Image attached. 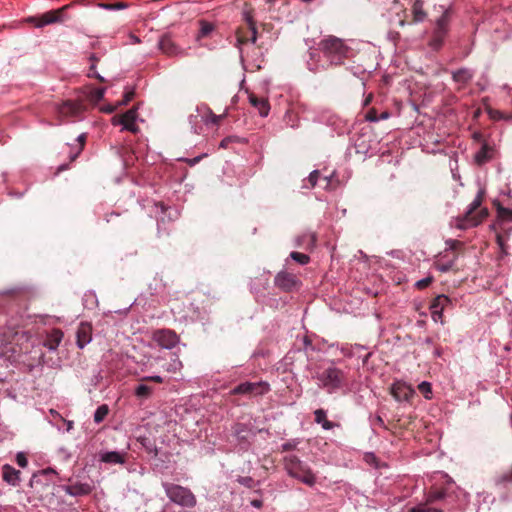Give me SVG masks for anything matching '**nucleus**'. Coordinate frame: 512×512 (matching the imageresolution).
<instances>
[{
    "mask_svg": "<svg viewBox=\"0 0 512 512\" xmlns=\"http://www.w3.org/2000/svg\"><path fill=\"white\" fill-rule=\"evenodd\" d=\"M100 460L102 462L111 464H122L125 461L124 455L117 451L103 453L100 457Z\"/></svg>",
    "mask_w": 512,
    "mask_h": 512,
    "instance_id": "obj_23",
    "label": "nucleus"
},
{
    "mask_svg": "<svg viewBox=\"0 0 512 512\" xmlns=\"http://www.w3.org/2000/svg\"><path fill=\"white\" fill-rule=\"evenodd\" d=\"M16 462L22 468H25L28 465L27 457L23 452L17 453Z\"/></svg>",
    "mask_w": 512,
    "mask_h": 512,
    "instance_id": "obj_47",
    "label": "nucleus"
},
{
    "mask_svg": "<svg viewBox=\"0 0 512 512\" xmlns=\"http://www.w3.org/2000/svg\"><path fill=\"white\" fill-rule=\"evenodd\" d=\"M491 149L487 145H483L480 151L476 154L475 159L478 164H483L490 159Z\"/></svg>",
    "mask_w": 512,
    "mask_h": 512,
    "instance_id": "obj_30",
    "label": "nucleus"
},
{
    "mask_svg": "<svg viewBox=\"0 0 512 512\" xmlns=\"http://www.w3.org/2000/svg\"><path fill=\"white\" fill-rule=\"evenodd\" d=\"M298 444H299V442H298V441H296V440H290V441H288V442H286V443L282 444V446H281V450H282L283 452H285V451H291V450H294V449H296V447H297V445H298Z\"/></svg>",
    "mask_w": 512,
    "mask_h": 512,
    "instance_id": "obj_46",
    "label": "nucleus"
},
{
    "mask_svg": "<svg viewBox=\"0 0 512 512\" xmlns=\"http://www.w3.org/2000/svg\"><path fill=\"white\" fill-rule=\"evenodd\" d=\"M243 19L248 25V32L251 34V43H255L257 40L256 23L253 18V9L245 5L243 10Z\"/></svg>",
    "mask_w": 512,
    "mask_h": 512,
    "instance_id": "obj_19",
    "label": "nucleus"
},
{
    "mask_svg": "<svg viewBox=\"0 0 512 512\" xmlns=\"http://www.w3.org/2000/svg\"><path fill=\"white\" fill-rule=\"evenodd\" d=\"M152 339L160 347L165 349H172L179 343V336L174 330L171 329H157L152 334Z\"/></svg>",
    "mask_w": 512,
    "mask_h": 512,
    "instance_id": "obj_7",
    "label": "nucleus"
},
{
    "mask_svg": "<svg viewBox=\"0 0 512 512\" xmlns=\"http://www.w3.org/2000/svg\"><path fill=\"white\" fill-rule=\"evenodd\" d=\"M447 497L448 493L446 489L432 487L426 494L425 500L432 506L435 504H442L445 507L447 503Z\"/></svg>",
    "mask_w": 512,
    "mask_h": 512,
    "instance_id": "obj_14",
    "label": "nucleus"
},
{
    "mask_svg": "<svg viewBox=\"0 0 512 512\" xmlns=\"http://www.w3.org/2000/svg\"><path fill=\"white\" fill-rule=\"evenodd\" d=\"M372 100V95L370 94L364 101V105L367 106Z\"/></svg>",
    "mask_w": 512,
    "mask_h": 512,
    "instance_id": "obj_60",
    "label": "nucleus"
},
{
    "mask_svg": "<svg viewBox=\"0 0 512 512\" xmlns=\"http://www.w3.org/2000/svg\"><path fill=\"white\" fill-rule=\"evenodd\" d=\"M213 29H214L213 24L206 22V21H201L200 22V32H199L198 37L208 36L213 31Z\"/></svg>",
    "mask_w": 512,
    "mask_h": 512,
    "instance_id": "obj_39",
    "label": "nucleus"
},
{
    "mask_svg": "<svg viewBox=\"0 0 512 512\" xmlns=\"http://www.w3.org/2000/svg\"><path fill=\"white\" fill-rule=\"evenodd\" d=\"M135 96L134 90H129L125 93L122 101L118 103L119 106L127 105Z\"/></svg>",
    "mask_w": 512,
    "mask_h": 512,
    "instance_id": "obj_48",
    "label": "nucleus"
},
{
    "mask_svg": "<svg viewBox=\"0 0 512 512\" xmlns=\"http://www.w3.org/2000/svg\"><path fill=\"white\" fill-rule=\"evenodd\" d=\"M115 109H116V106L107 105V106L103 107L101 110L105 113H112V112H114Z\"/></svg>",
    "mask_w": 512,
    "mask_h": 512,
    "instance_id": "obj_56",
    "label": "nucleus"
},
{
    "mask_svg": "<svg viewBox=\"0 0 512 512\" xmlns=\"http://www.w3.org/2000/svg\"><path fill=\"white\" fill-rule=\"evenodd\" d=\"M433 281V278L432 277H426L424 279H421L419 281L416 282L415 286L422 290V289H425L427 288Z\"/></svg>",
    "mask_w": 512,
    "mask_h": 512,
    "instance_id": "obj_45",
    "label": "nucleus"
},
{
    "mask_svg": "<svg viewBox=\"0 0 512 512\" xmlns=\"http://www.w3.org/2000/svg\"><path fill=\"white\" fill-rule=\"evenodd\" d=\"M290 257L302 265L307 264L310 260V257L308 255L295 251L290 254Z\"/></svg>",
    "mask_w": 512,
    "mask_h": 512,
    "instance_id": "obj_41",
    "label": "nucleus"
},
{
    "mask_svg": "<svg viewBox=\"0 0 512 512\" xmlns=\"http://www.w3.org/2000/svg\"><path fill=\"white\" fill-rule=\"evenodd\" d=\"M453 266V263L450 262V263H447V264H442L440 266V270L443 271V272H446V271H449Z\"/></svg>",
    "mask_w": 512,
    "mask_h": 512,
    "instance_id": "obj_57",
    "label": "nucleus"
},
{
    "mask_svg": "<svg viewBox=\"0 0 512 512\" xmlns=\"http://www.w3.org/2000/svg\"><path fill=\"white\" fill-rule=\"evenodd\" d=\"M77 346L82 349L92 339V326L89 323L82 322L77 328L76 332Z\"/></svg>",
    "mask_w": 512,
    "mask_h": 512,
    "instance_id": "obj_16",
    "label": "nucleus"
},
{
    "mask_svg": "<svg viewBox=\"0 0 512 512\" xmlns=\"http://www.w3.org/2000/svg\"><path fill=\"white\" fill-rule=\"evenodd\" d=\"M497 243L499 244V246L502 248V250H504V244H503V240H502V237L501 236H497Z\"/></svg>",
    "mask_w": 512,
    "mask_h": 512,
    "instance_id": "obj_59",
    "label": "nucleus"
},
{
    "mask_svg": "<svg viewBox=\"0 0 512 512\" xmlns=\"http://www.w3.org/2000/svg\"><path fill=\"white\" fill-rule=\"evenodd\" d=\"M235 140H236V137H232V136L226 137L220 142V147L223 149H226L229 146V144Z\"/></svg>",
    "mask_w": 512,
    "mask_h": 512,
    "instance_id": "obj_51",
    "label": "nucleus"
},
{
    "mask_svg": "<svg viewBox=\"0 0 512 512\" xmlns=\"http://www.w3.org/2000/svg\"><path fill=\"white\" fill-rule=\"evenodd\" d=\"M99 6L106 10H120L128 8L129 4L121 1L116 3H100Z\"/></svg>",
    "mask_w": 512,
    "mask_h": 512,
    "instance_id": "obj_38",
    "label": "nucleus"
},
{
    "mask_svg": "<svg viewBox=\"0 0 512 512\" xmlns=\"http://www.w3.org/2000/svg\"><path fill=\"white\" fill-rule=\"evenodd\" d=\"M183 367L182 362L180 361L177 354H172L171 361L166 367V371L171 373H177L180 372Z\"/></svg>",
    "mask_w": 512,
    "mask_h": 512,
    "instance_id": "obj_29",
    "label": "nucleus"
},
{
    "mask_svg": "<svg viewBox=\"0 0 512 512\" xmlns=\"http://www.w3.org/2000/svg\"><path fill=\"white\" fill-rule=\"evenodd\" d=\"M77 141H78V149L77 151L70 156V159L71 161H75L77 159V157L79 156V154L81 153V151L83 150L84 146H85V142H86V135L85 134H81L78 136L77 138Z\"/></svg>",
    "mask_w": 512,
    "mask_h": 512,
    "instance_id": "obj_40",
    "label": "nucleus"
},
{
    "mask_svg": "<svg viewBox=\"0 0 512 512\" xmlns=\"http://www.w3.org/2000/svg\"><path fill=\"white\" fill-rule=\"evenodd\" d=\"M84 109H85V106L82 103L67 100V101L63 102L58 107V112L61 116H64V117H69V116L76 117L80 113H82L84 111Z\"/></svg>",
    "mask_w": 512,
    "mask_h": 512,
    "instance_id": "obj_13",
    "label": "nucleus"
},
{
    "mask_svg": "<svg viewBox=\"0 0 512 512\" xmlns=\"http://www.w3.org/2000/svg\"><path fill=\"white\" fill-rule=\"evenodd\" d=\"M365 119L370 122L378 121L379 117L377 115V111L374 108L370 109L365 115Z\"/></svg>",
    "mask_w": 512,
    "mask_h": 512,
    "instance_id": "obj_49",
    "label": "nucleus"
},
{
    "mask_svg": "<svg viewBox=\"0 0 512 512\" xmlns=\"http://www.w3.org/2000/svg\"><path fill=\"white\" fill-rule=\"evenodd\" d=\"M141 444L143 445V447H145V449L147 450V439L146 438H143L141 440Z\"/></svg>",
    "mask_w": 512,
    "mask_h": 512,
    "instance_id": "obj_62",
    "label": "nucleus"
},
{
    "mask_svg": "<svg viewBox=\"0 0 512 512\" xmlns=\"http://www.w3.org/2000/svg\"><path fill=\"white\" fill-rule=\"evenodd\" d=\"M444 509L437 506H432L431 504H428L425 500L422 503H419L418 505L411 507L408 512H443Z\"/></svg>",
    "mask_w": 512,
    "mask_h": 512,
    "instance_id": "obj_27",
    "label": "nucleus"
},
{
    "mask_svg": "<svg viewBox=\"0 0 512 512\" xmlns=\"http://www.w3.org/2000/svg\"><path fill=\"white\" fill-rule=\"evenodd\" d=\"M89 60L91 61V66H90V72L88 73V76H90V77L93 76V77L97 78L100 82H104V78L95 71L96 63L98 62L99 59L96 57L95 54H91L89 57Z\"/></svg>",
    "mask_w": 512,
    "mask_h": 512,
    "instance_id": "obj_36",
    "label": "nucleus"
},
{
    "mask_svg": "<svg viewBox=\"0 0 512 512\" xmlns=\"http://www.w3.org/2000/svg\"><path fill=\"white\" fill-rule=\"evenodd\" d=\"M419 391L424 395L426 399H430V394L432 393L431 384L429 382H422L418 385Z\"/></svg>",
    "mask_w": 512,
    "mask_h": 512,
    "instance_id": "obj_42",
    "label": "nucleus"
},
{
    "mask_svg": "<svg viewBox=\"0 0 512 512\" xmlns=\"http://www.w3.org/2000/svg\"><path fill=\"white\" fill-rule=\"evenodd\" d=\"M319 171L315 170L310 173L308 177V183L309 185H305L306 188H314L317 185L318 179H319Z\"/></svg>",
    "mask_w": 512,
    "mask_h": 512,
    "instance_id": "obj_43",
    "label": "nucleus"
},
{
    "mask_svg": "<svg viewBox=\"0 0 512 512\" xmlns=\"http://www.w3.org/2000/svg\"><path fill=\"white\" fill-rule=\"evenodd\" d=\"M138 114H137V108L133 107L129 110H127L125 113L122 114V126L124 127L125 124L131 123L132 121H136Z\"/></svg>",
    "mask_w": 512,
    "mask_h": 512,
    "instance_id": "obj_35",
    "label": "nucleus"
},
{
    "mask_svg": "<svg viewBox=\"0 0 512 512\" xmlns=\"http://www.w3.org/2000/svg\"><path fill=\"white\" fill-rule=\"evenodd\" d=\"M484 198V191L480 190L469 206L466 213L456 219V227L459 229H468L476 227L483 222L488 216L489 212L487 208H481L482 201Z\"/></svg>",
    "mask_w": 512,
    "mask_h": 512,
    "instance_id": "obj_3",
    "label": "nucleus"
},
{
    "mask_svg": "<svg viewBox=\"0 0 512 512\" xmlns=\"http://www.w3.org/2000/svg\"><path fill=\"white\" fill-rule=\"evenodd\" d=\"M449 303H450V299L443 294L438 295L437 297H435L433 299V301L430 305V310H431L432 319L435 322H437V321L442 322L443 310Z\"/></svg>",
    "mask_w": 512,
    "mask_h": 512,
    "instance_id": "obj_11",
    "label": "nucleus"
},
{
    "mask_svg": "<svg viewBox=\"0 0 512 512\" xmlns=\"http://www.w3.org/2000/svg\"><path fill=\"white\" fill-rule=\"evenodd\" d=\"M390 116L389 112L387 111H384L381 113V115L379 116V119H388Z\"/></svg>",
    "mask_w": 512,
    "mask_h": 512,
    "instance_id": "obj_58",
    "label": "nucleus"
},
{
    "mask_svg": "<svg viewBox=\"0 0 512 512\" xmlns=\"http://www.w3.org/2000/svg\"><path fill=\"white\" fill-rule=\"evenodd\" d=\"M269 384L266 382H244L237 385L232 391V394H244L249 396L263 395L269 391Z\"/></svg>",
    "mask_w": 512,
    "mask_h": 512,
    "instance_id": "obj_8",
    "label": "nucleus"
},
{
    "mask_svg": "<svg viewBox=\"0 0 512 512\" xmlns=\"http://www.w3.org/2000/svg\"><path fill=\"white\" fill-rule=\"evenodd\" d=\"M268 3L272 4L274 3L276 0H266Z\"/></svg>",
    "mask_w": 512,
    "mask_h": 512,
    "instance_id": "obj_64",
    "label": "nucleus"
},
{
    "mask_svg": "<svg viewBox=\"0 0 512 512\" xmlns=\"http://www.w3.org/2000/svg\"><path fill=\"white\" fill-rule=\"evenodd\" d=\"M20 474L19 470H16L9 464L2 466V479L9 485L18 486L20 483Z\"/></svg>",
    "mask_w": 512,
    "mask_h": 512,
    "instance_id": "obj_18",
    "label": "nucleus"
},
{
    "mask_svg": "<svg viewBox=\"0 0 512 512\" xmlns=\"http://www.w3.org/2000/svg\"><path fill=\"white\" fill-rule=\"evenodd\" d=\"M285 469L288 474L299 479L303 483L312 486L315 483V476L309 467L303 463L297 456L290 455L284 458Z\"/></svg>",
    "mask_w": 512,
    "mask_h": 512,
    "instance_id": "obj_4",
    "label": "nucleus"
},
{
    "mask_svg": "<svg viewBox=\"0 0 512 512\" xmlns=\"http://www.w3.org/2000/svg\"><path fill=\"white\" fill-rule=\"evenodd\" d=\"M104 93V88H92L88 94V98L91 102L97 103L103 99Z\"/></svg>",
    "mask_w": 512,
    "mask_h": 512,
    "instance_id": "obj_34",
    "label": "nucleus"
},
{
    "mask_svg": "<svg viewBox=\"0 0 512 512\" xmlns=\"http://www.w3.org/2000/svg\"><path fill=\"white\" fill-rule=\"evenodd\" d=\"M315 422L322 425V428L325 430H330L334 427V423L327 420L326 412L323 409H317L314 412Z\"/></svg>",
    "mask_w": 512,
    "mask_h": 512,
    "instance_id": "obj_25",
    "label": "nucleus"
},
{
    "mask_svg": "<svg viewBox=\"0 0 512 512\" xmlns=\"http://www.w3.org/2000/svg\"><path fill=\"white\" fill-rule=\"evenodd\" d=\"M450 23V12L449 10H445L441 17L436 22V27L434 31L448 33Z\"/></svg>",
    "mask_w": 512,
    "mask_h": 512,
    "instance_id": "obj_24",
    "label": "nucleus"
},
{
    "mask_svg": "<svg viewBox=\"0 0 512 512\" xmlns=\"http://www.w3.org/2000/svg\"><path fill=\"white\" fill-rule=\"evenodd\" d=\"M391 394L397 401H409L415 392L406 383L395 382L391 387Z\"/></svg>",
    "mask_w": 512,
    "mask_h": 512,
    "instance_id": "obj_12",
    "label": "nucleus"
},
{
    "mask_svg": "<svg viewBox=\"0 0 512 512\" xmlns=\"http://www.w3.org/2000/svg\"><path fill=\"white\" fill-rule=\"evenodd\" d=\"M446 35H447L446 33L434 31L433 36H432L431 40L429 41V46L433 50H439L443 45Z\"/></svg>",
    "mask_w": 512,
    "mask_h": 512,
    "instance_id": "obj_28",
    "label": "nucleus"
},
{
    "mask_svg": "<svg viewBox=\"0 0 512 512\" xmlns=\"http://www.w3.org/2000/svg\"><path fill=\"white\" fill-rule=\"evenodd\" d=\"M321 386L329 393L341 389L346 384V377L342 370L331 366L316 375Z\"/></svg>",
    "mask_w": 512,
    "mask_h": 512,
    "instance_id": "obj_5",
    "label": "nucleus"
},
{
    "mask_svg": "<svg viewBox=\"0 0 512 512\" xmlns=\"http://www.w3.org/2000/svg\"><path fill=\"white\" fill-rule=\"evenodd\" d=\"M373 424L377 425V426H379V427H381L383 429H388V427L384 423V420L379 415L375 417V419L373 420Z\"/></svg>",
    "mask_w": 512,
    "mask_h": 512,
    "instance_id": "obj_53",
    "label": "nucleus"
},
{
    "mask_svg": "<svg viewBox=\"0 0 512 512\" xmlns=\"http://www.w3.org/2000/svg\"><path fill=\"white\" fill-rule=\"evenodd\" d=\"M124 130L130 131L131 133H138L139 127L135 124V121H132L131 123H128L127 125L123 127Z\"/></svg>",
    "mask_w": 512,
    "mask_h": 512,
    "instance_id": "obj_50",
    "label": "nucleus"
},
{
    "mask_svg": "<svg viewBox=\"0 0 512 512\" xmlns=\"http://www.w3.org/2000/svg\"><path fill=\"white\" fill-rule=\"evenodd\" d=\"M152 393V387L146 384H140L135 389V395L140 398H147Z\"/></svg>",
    "mask_w": 512,
    "mask_h": 512,
    "instance_id": "obj_37",
    "label": "nucleus"
},
{
    "mask_svg": "<svg viewBox=\"0 0 512 512\" xmlns=\"http://www.w3.org/2000/svg\"><path fill=\"white\" fill-rule=\"evenodd\" d=\"M318 48L330 66H342L353 56V49L343 39L334 35L322 38Z\"/></svg>",
    "mask_w": 512,
    "mask_h": 512,
    "instance_id": "obj_2",
    "label": "nucleus"
},
{
    "mask_svg": "<svg viewBox=\"0 0 512 512\" xmlns=\"http://www.w3.org/2000/svg\"><path fill=\"white\" fill-rule=\"evenodd\" d=\"M63 338V332L60 329H53L46 337L44 346L49 350H56Z\"/></svg>",
    "mask_w": 512,
    "mask_h": 512,
    "instance_id": "obj_21",
    "label": "nucleus"
},
{
    "mask_svg": "<svg viewBox=\"0 0 512 512\" xmlns=\"http://www.w3.org/2000/svg\"><path fill=\"white\" fill-rule=\"evenodd\" d=\"M473 76V72L468 68H461L452 72L453 80L461 85L469 83Z\"/></svg>",
    "mask_w": 512,
    "mask_h": 512,
    "instance_id": "obj_22",
    "label": "nucleus"
},
{
    "mask_svg": "<svg viewBox=\"0 0 512 512\" xmlns=\"http://www.w3.org/2000/svg\"><path fill=\"white\" fill-rule=\"evenodd\" d=\"M233 433L240 443H245L248 441L249 430L245 424H235L233 426Z\"/></svg>",
    "mask_w": 512,
    "mask_h": 512,
    "instance_id": "obj_26",
    "label": "nucleus"
},
{
    "mask_svg": "<svg viewBox=\"0 0 512 512\" xmlns=\"http://www.w3.org/2000/svg\"><path fill=\"white\" fill-rule=\"evenodd\" d=\"M322 181H323V183H324V187H327V186L329 185V180H328V178H327V177H324V178L322 179Z\"/></svg>",
    "mask_w": 512,
    "mask_h": 512,
    "instance_id": "obj_61",
    "label": "nucleus"
},
{
    "mask_svg": "<svg viewBox=\"0 0 512 512\" xmlns=\"http://www.w3.org/2000/svg\"><path fill=\"white\" fill-rule=\"evenodd\" d=\"M167 497L174 503L183 507H194L196 505V497L190 489L172 483L164 484Z\"/></svg>",
    "mask_w": 512,
    "mask_h": 512,
    "instance_id": "obj_6",
    "label": "nucleus"
},
{
    "mask_svg": "<svg viewBox=\"0 0 512 512\" xmlns=\"http://www.w3.org/2000/svg\"><path fill=\"white\" fill-rule=\"evenodd\" d=\"M297 282L296 276L288 272H280L275 277V285L285 291H291Z\"/></svg>",
    "mask_w": 512,
    "mask_h": 512,
    "instance_id": "obj_15",
    "label": "nucleus"
},
{
    "mask_svg": "<svg viewBox=\"0 0 512 512\" xmlns=\"http://www.w3.org/2000/svg\"><path fill=\"white\" fill-rule=\"evenodd\" d=\"M236 37L238 45L251 42V34L248 32V27L246 29H238L236 32Z\"/></svg>",
    "mask_w": 512,
    "mask_h": 512,
    "instance_id": "obj_32",
    "label": "nucleus"
},
{
    "mask_svg": "<svg viewBox=\"0 0 512 512\" xmlns=\"http://www.w3.org/2000/svg\"><path fill=\"white\" fill-rule=\"evenodd\" d=\"M225 116L226 113H224L223 115H216L215 113H213L211 109H208L206 115L204 116V121L206 124L212 123L215 125H219L221 119Z\"/></svg>",
    "mask_w": 512,
    "mask_h": 512,
    "instance_id": "obj_33",
    "label": "nucleus"
},
{
    "mask_svg": "<svg viewBox=\"0 0 512 512\" xmlns=\"http://www.w3.org/2000/svg\"><path fill=\"white\" fill-rule=\"evenodd\" d=\"M109 413V408L106 404L100 405L94 413V422L101 423Z\"/></svg>",
    "mask_w": 512,
    "mask_h": 512,
    "instance_id": "obj_31",
    "label": "nucleus"
},
{
    "mask_svg": "<svg viewBox=\"0 0 512 512\" xmlns=\"http://www.w3.org/2000/svg\"><path fill=\"white\" fill-rule=\"evenodd\" d=\"M249 103L255 107L262 117H266L270 111V104L267 98L258 97L254 93L248 95Z\"/></svg>",
    "mask_w": 512,
    "mask_h": 512,
    "instance_id": "obj_17",
    "label": "nucleus"
},
{
    "mask_svg": "<svg viewBox=\"0 0 512 512\" xmlns=\"http://www.w3.org/2000/svg\"><path fill=\"white\" fill-rule=\"evenodd\" d=\"M414 12V20L415 21H422L424 19L425 13L421 9V7L418 5V3H415L413 7Z\"/></svg>",
    "mask_w": 512,
    "mask_h": 512,
    "instance_id": "obj_44",
    "label": "nucleus"
},
{
    "mask_svg": "<svg viewBox=\"0 0 512 512\" xmlns=\"http://www.w3.org/2000/svg\"><path fill=\"white\" fill-rule=\"evenodd\" d=\"M250 503L255 508H261L263 505V502L260 499H253Z\"/></svg>",
    "mask_w": 512,
    "mask_h": 512,
    "instance_id": "obj_55",
    "label": "nucleus"
},
{
    "mask_svg": "<svg viewBox=\"0 0 512 512\" xmlns=\"http://www.w3.org/2000/svg\"><path fill=\"white\" fill-rule=\"evenodd\" d=\"M50 472L52 473L54 471L52 469H47V470L44 471V473H50Z\"/></svg>",
    "mask_w": 512,
    "mask_h": 512,
    "instance_id": "obj_63",
    "label": "nucleus"
},
{
    "mask_svg": "<svg viewBox=\"0 0 512 512\" xmlns=\"http://www.w3.org/2000/svg\"><path fill=\"white\" fill-rule=\"evenodd\" d=\"M158 45L162 53L166 54L167 56L174 57L179 55H186L185 50L181 49L178 45H176L175 42L170 37V35H163L159 40Z\"/></svg>",
    "mask_w": 512,
    "mask_h": 512,
    "instance_id": "obj_10",
    "label": "nucleus"
},
{
    "mask_svg": "<svg viewBox=\"0 0 512 512\" xmlns=\"http://www.w3.org/2000/svg\"><path fill=\"white\" fill-rule=\"evenodd\" d=\"M91 491L92 486L88 483H74L65 487V492L71 496H84Z\"/></svg>",
    "mask_w": 512,
    "mask_h": 512,
    "instance_id": "obj_20",
    "label": "nucleus"
},
{
    "mask_svg": "<svg viewBox=\"0 0 512 512\" xmlns=\"http://www.w3.org/2000/svg\"><path fill=\"white\" fill-rule=\"evenodd\" d=\"M141 381H143V382L153 381V382H156V383H162L163 382V378L161 376H148V377L142 378Z\"/></svg>",
    "mask_w": 512,
    "mask_h": 512,
    "instance_id": "obj_52",
    "label": "nucleus"
},
{
    "mask_svg": "<svg viewBox=\"0 0 512 512\" xmlns=\"http://www.w3.org/2000/svg\"><path fill=\"white\" fill-rule=\"evenodd\" d=\"M68 7L69 5H65L56 10H50L39 17H31L29 18V22L34 23L36 27H43L45 25L61 22L62 14Z\"/></svg>",
    "mask_w": 512,
    "mask_h": 512,
    "instance_id": "obj_9",
    "label": "nucleus"
},
{
    "mask_svg": "<svg viewBox=\"0 0 512 512\" xmlns=\"http://www.w3.org/2000/svg\"><path fill=\"white\" fill-rule=\"evenodd\" d=\"M29 333L16 329V325L8 323L0 330V357L8 361H16L30 349Z\"/></svg>",
    "mask_w": 512,
    "mask_h": 512,
    "instance_id": "obj_1",
    "label": "nucleus"
},
{
    "mask_svg": "<svg viewBox=\"0 0 512 512\" xmlns=\"http://www.w3.org/2000/svg\"><path fill=\"white\" fill-rule=\"evenodd\" d=\"M122 114L120 115H115L112 117L111 119V123L114 125V126H118V125H122L123 121H122Z\"/></svg>",
    "mask_w": 512,
    "mask_h": 512,
    "instance_id": "obj_54",
    "label": "nucleus"
}]
</instances>
